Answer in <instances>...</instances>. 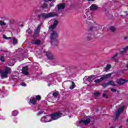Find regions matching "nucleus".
<instances>
[{"mask_svg":"<svg viewBox=\"0 0 128 128\" xmlns=\"http://www.w3.org/2000/svg\"><path fill=\"white\" fill-rule=\"evenodd\" d=\"M58 24V21L56 20H54L52 25L49 26L48 28L52 32L50 34V42L51 44H54V46H58V32L54 30V29L56 28Z\"/></svg>","mask_w":128,"mask_h":128,"instance_id":"1","label":"nucleus"},{"mask_svg":"<svg viewBox=\"0 0 128 128\" xmlns=\"http://www.w3.org/2000/svg\"><path fill=\"white\" fill-rule=\"evenodd\" d=\"M54 16H58V14L54 12H50L48 14L42 13L38 16V18H44L46 20V18H54Z\"/></svg>","mask_w":128,"mask_h":128,"instance_id":"2","label":"nucleus"},{"mask_svg":"<svg viewBox=\"0 0 128 128\" xmlns=\"http://www.w3.org/2000/svg\"><path fill=\"white\" fill-rule=\"evenodd\" d=\"M42 2L40 1L39 2L38 6L37 7H36L34 9V12L36 14L38 12H42V10H44L46 8H48V4L44 2L42 5Z\"/></svg>","mask_w":128,"mask_h":128,"instance_id":"3","label":"nucleus"},{"mask_svg":"<svg viewBox=\"0 0 128 128\" xmlns=\"http://www.w3.org/2000/svg\"><path fill=\"white\" fill-rule=\"evenodd\" d=\"M10 72V68L6 67L4 70H2L0 76L2 78H8V74Z\"/></svg>","mask_w":128,"mask_h":128,"instance_id":"4","label":"nucleus"},{"mask_svg":"<svg viewBox=\"0 0 128 128\" xmlns=\"http://www.w3.org/2000/svg\"><path fill=\"white\" fill-rule=\"evenodd\" d=\"M62 114L60 112H56L54 114H52L50 116L53 120H58L60 118H62Z\"/></svg>","mask_w":128,"mask_h":128,"instance_id":"5","label":"nucleus"},{"mask_svg":"<svg viewBox=\"0 0 128 128\" xmlns=\"http://www.w3.org/2000/svg\"><path fill=\"white\" fill-rule=\"evenodd\" d=\"M124 106H122L120 108H119L117 112H116V118L115 120H118V118H120V114L124 112Z\"/></svg>","mask_w":128,"mask_h":128,"instance_id":"6","label":"nucleus"},{"mask_svg":"<svg viewBox=\"0 0 128 128\" xmlns=\"http://www.w3.org/2000/svg\"><path fill=\"white\" fill-rule=\"evenodd\" d=\"M41 122H52V120H50V116H43L41 120Z\"/></svg>","mask_w":128,"mask_h":128,"instance_id":"7","label":"nucleus"},{"mask_svg":"<svg viewBox=\"0 0 128 128\" xmlns=\"http://www.w3.org/2000/svg\"><path fill=\"white\" fill-rule=\"evenodd\" d=\"M31 44L36 46H40L42 44V41L39 39L34 40H32Z\"/></svg>","mask_w":128,"mask_h":128,"instance_id":"8","label":"nucleus"},{"mask_svg":"<svg viewBox=\"0 0 128 128\" xmlns=\"http://www.w3.org/2000/svg\"><path fill=\"white\" fill-rule=\"evenodd\" d=\"M112 76V73L108 74H104L103 76H101L100 79L101 80V82L104 80H106L108 78H110Z\"/></svg>","mask_w":128,"mask_h":128,"instance_id":"9","label":"nucleus"},{"mask_svg":"<svg viewBox=\"0 0 128 128\" xmlns=\"http://www.w3.org/2000/svg\"><path fill=\"white\" fill-rule=\"evenodd\" d=\"M86 38L88 40H94L96 38L94 37V35L90 33L86 34Z\"/></svg>","mask_w":128,"mask_h":128,"instance_id":"10","label":"nucleus"},{"mask_svg":"<svg viewBox=\"0 0 128 128\" xmlns=\"http://www.w3.org/2000/svg\"><path fill=\"white\" fill-rule=\"evenodd\" d=\"M96 76L91 75L88 76V78H86V80L88 82H92V81L96 80Z\"/></svg>","mask_w":128,"mask_h":128,"instance_id":"11","label":"nucleus"},{"mask_svg":"<svg viewBox=\"0 0 128 128\" xmlns=\"http://www.w3.org/2000/svg\"><path fill=\"white\" fill-rule=\"evenodd\" d=\"M46 56L48 58V60H54V56L50 52L46 53Z\"/></svg>","mask_w":128,"mask_h":128,"instance_id":"12","label":"nucleus"},{"mask_svg":"<svg viewBox=\"0 0 128 128\" xmlns=\"http://www.w3.org/2000/svg\"><path fill=\"white\" fill-rule=\"evenodd\" d=\"M128 80H124V79H118L116 81V83L118 84H125V82H128Z\"/></svg>","mask_w":128,"mask_h":128,"instance_id":"13","label":"nucleus"},{"mask_svg":"<svg viewBox=\"0 0 128 128\" xmlns=\"http://www.w3.org/2000/svg\"><path fill=\"white\" fill-rule=\"evenodd\" d=\"M90 118H88L85 120H82L79 121L80 124L84 123V124H85L86 126V124H90Z\"/></svg>","mask_w":128,"mask_h":128,"instance_id":"14","label":"nucleus"},{"mask_svg":"<svg viewBox=\"0 0 128 128\" xmlns=\"http://www.w3.org/2000/svg\"><path fill=\"white\" fill-rule=\"evenodd\" d=\"M28 66L23 67L22 70V74L26 75L28 74Z\"/></svg>","mask_w":128,"mask_h":128,"instance_id":"15","label":"nucleus"},{"mask_svg":"<svg viewBox=\"0 0 128 128\" xmlns=\"http://www.w3.org/2000/svg\"><path fill=\"white\" fill-rule=\"evenodd\" d=\"M58 10H64L66 8V4L64 3H61L58 5Z\"/></svg>","mask_w":128,"mask_h":128,"instance_id":"16","label":"nucleus"},{"mask_svg":"<svg viewBox=\"0 0 128 128\" xmlns=\"http://www.w3.org/2000/svg\"><path fill=\"white\" fill-rule=\"evenodd\" d=\"M118 53H116L114 55L111 57V60H114V62H118V60L116 59V56H118Z\"/></svg>","mask_w":128,"mask_h":128,"instance_id":"17","label":"nucleus"},{"mask_svg":"<svg viewBox=\"0 0 128 128\" xmlns=\"http://www.w3.org/2000/svg\"><path fill=\"white\" fill-rule=\"evenodd\" d=\"M30 104L34 105L36 104V99L34 98H30Z\"/></svg>","mask_w":128,"mask_h":128,"instance_id":"18","label":"nucleus"},{"mask_svg":"<svg viewBox=\"0 0 128 128\" xmlns=\"http://www.w3.org/2000/svg\"><path fill=\"white\" fill-rule=\"evenodd\" d=\"M40 26H42V23L38 26L36 29L34 31L35 34H38L40 30Z\"/></svg>","mask_w":128,"mask_h":128,"instance_id":"19","label":"nucleus"},{"mask_svg":"<svg viewBox=\"0 0 128 128\" xmlns=\"http://www.w3.org/2000/svg\"><path fill=\"white\" fill-rule=\"evenodd\" d=\"M90 10H98V6H96V4H92L90 8Z\"/></svg>","mask_w":128,"mask_h":128,"instance_id":"20","label":"nucleus"},{"mask_svg":"<svg viewBox=\"0 0 128 128\" xmlns=\"http://www.w3.org/2000/svg\"><path fill=\"white\" fill-rule=\"evenodd\" d=\"M72 82V85L70 87V90H74L76 88V84L74 82L70 81Z\"/></svg>","mask_w":128,"mask_h":128,"instance_id":"21","label":"nucleus"},{"mask_svg":"<svg viewBox=\"0 0 128 128\" xmlns=\"http://www.w3.org/2000/svg\"><path fill=\"white\" fill-rule=\"evenodd\" d=\"M18 110H15L12 112V115L13 116H18Z\"/></svg>","mask_w":128,"mask_h":128,"instance_id":"22","label":"nucleus"},{"mask_svg":"<svg viewBox=\"0 0 128 128\" xmlns=\"http://www.w3.org/2000/svg\"><path fill=\"white\" fill-rule=\"evenodd\" d=\"M110 30L112 32H116V28L114 27V26H110Z\"/></svg>","mask_w":128,"mask_h":128,"instance_id":"23","label":"nucleus"},{"mask_svg":"<svg viewBox=\"0 0 128 128\" xmlns=\"http://www.w3.org/2000/svg\"><path fill=\"white\" fill-rule=\"evenodd\" d=\"M108 84L110 86H116V84H114V81H109L108 82Z\"/></svg>","mask_w":128,"mask_h":128,"instance_id":"24","label":"nucleus"},{"mask_svg":"<svg viewBox=\"0 0 128 128\" xmlns=\"http://www.w3.org/2000/svg\"><path fill=\"white\" fill-rule=\"evenodd\" d=\"M13 44H18V39L15 38H12Z\"/></svg>","mask_w":128,"mask_h":128,"instance_id":"25","label":"nucleus"},{"mask_svg":"<svg viewBox=\"0 0 128 128\" xmlns=\"http://www.w3.org/2000/svg\"><path fill=\"white\" fill-rule=\"evenodd\" d=\"M36 100H42V96H40V95H38L36 96Z\"/></svg>","mask_w":128,"mask_h":128,"instance_id":"26","label":"nucleus"},{"mask_svg":"<svg viewBox=\"0 0 128 128\" xmlns=\"http://www.w3.org/2000/svg\"><path fill=\"white\" fill-rule=\"evenodd\" d=\"M0 60L2 62H6V60L4 59V56H1L0 57Z\"/></svg>","mask_w":128,"mask_h":128,"instance_id":"27","label":"nucleus"},{"mask_svg":"<svg viewBox=\"0 0 128 128\" xmlns=\"http://www.w3.org/2000/svg\"><path fill=\"white\" fill-rule=\"evenodd\" d=\"M110 66H111L110 64L107 65L106 68L105 70L106 72H108V70H110Z\"/></svg>","mask_w":128,"mask_h":128,"instance_id":"28","label":"nucleus"},{"mask_svg":"<svg viewBox=\"0 0 128 128\" xmlns=\"http://www.w3.org/2000/svg\"><path fill=\"white\" fill-rule=\"evenodd\" d=\"M94 96L97 98V96H100V94L98 92H94Z\"/></svg>","mask_w":128,"mask_h":128,"instance_id":"29","label":"nucleus"},{"mask_svg":"<svg viewBox=\"0 0 128 128\" xmlns=\"http://www.w3.org/2000/svg\"><path fill=\"white\" fill-rule=\"evenodd\" d=\"M26 32H28V34H32V30H30V28L26 30Z\"/></svg>","mask_w":128,"mask_h":128,"instance_id":"30","label":"nucleus"},{"mask_svg":"<svg viewBox=\"0 0 128 128\" xmlns=\"http://www.w3.org/2000/svg\"><path fill=\"white\" fill-rule=\"evenodd\" d=\"M95 82L96 84H100V82H102V80H100V79H97L95 80Z\"/></svg>","mask_w":128,"mask_h":128,"instance_id":"31","label":"nucleus"},{"mask_svg":"<svg viewBox=\"0 0 128 128\" xmlns=\"http://www.w3.org/2000/svg\"><path fill=\"white\" fill-rule=\"evenodd\" d=\"M58 94V92H54L52 94V96L54 98H57Z\"/></svg>","mask_w":128,"mask_h":128,"instance_id":"32","label":"nucleus"},{"mask_svg":"<svg viewBox=\"0 0 128 128\" xmlns=\"http://www.w3.org/2000/svg\"><path fill=\"white\" fill-rule=\"evenodd\" d=\"M6 23L2 20H0V26H6Z\"/></svg>","mask_w":128,"mask_h":128,"instance_id":"33","label":"nucleus"},{"mask_svg":"<svg viewBox=\"0 0 128 128\" xmlns=\"http://www.w3.org/2000/svg\"><path fill=\"white\" fill-rule=\"evenodd\" d=\"M102 86H104V88H106L108 86V82L107 83H104L102 84Z\"/></svg>","mask_w":128,"mask_h":128,"instance_id":"34","label":"nucleus"},{"mask_svg":"<svg viewBox=\"0 0 128 128\" xmlns=\"http://www.w3.org/2000/svg\"><path fill=\"white\" fill-rule=\"evenodd\" d=\"M128 50V46H126V48H123V52H126Z\"/></svg>","mask_w":128,"mask_h":128,"instance_id":"35","label":"nucleus"},{"mask_svg":"<svg viewBox=\"0 0 128 128\" xmlns=\"http://www.w3.org/2000/svg\"><path fill=\"white\" fill-rule=\"evenodd\" d=\"M38 34H37L36 33H34L33 35V38H36V37L38 36Z\"/></svg>","mask_w":128,"mask_h":128,"instance_id":"36","label":"nucleus"},{"mask_svg":"<svg viewBox=\"0 0 128 128\" xmlns=\"http://www.w3.org/2000/svg\"><path fill=\"white\" fill-rule=\"evenodd\" d=\"M21 86H26V84L24 82H22L21 84Z\"/></svg>","mask_w":128,"mask_h":128,"instance_id":"37","label":"nucleus"},{"mask_svg":"<svg viewBox=\"0 0 128 128\" xmlns=\"http://www.w3.org/2000/svg\"><path fill=\"white\" fill-rule=\"evenodd\" d=\"M111 92H116V90L114 88H112Z\"/></svg>","mask_w":128,"mask_h":128,"instance_id":"38","label":"nucleus"},{"mask_svg":"<svg viewBox=\"0 0 128 128\" xmlns=\"http://www.w3.org/2000/svg\"><path fill=\"white\" fill-rule=\"evenodd\" d=\"M38 114H44V111H40Z\"/></svg>","mask_w":128,"mask_h":128,"instance_id":"39","label":"nucleus"},{"mask_svg":"<svg viewBox=\"0 0 128 128\" xmlns=\"http://www.w3.org/2000/svg\"><path fill=\"white\" fill-rule=\"evenodd\" d=\"M52 0H44V2H52Z\"/></svg>","mask_w":128,"mask_h":128,"instance_id":"40","label":"nucleus"},{"mask_svg":"<svg viewBox=\"0 0 128 128\" xmlns=\"http://www.w3.org/2000/svg\"><path fill=\"white\" fill-rule=\"evenodd\" d=\"M49 6L50 8H52V6H54V4H50Z\"/></svg>","mask_w":128,"mask_h":128,"instance_id":"41","label":"nucleus"},{"mask_svg":"<svg viewBox=\"0 0 128 128\" xmlns=\"http://www.w3.org/2000/svg\"><path fill=\"white\" fill-rule=\"evenodd\" d=\"M3 38H6H6H8V37H6V35H4Z\"/></svg>","mask_w":128,"mask_h":128,"instance_id":"42","label":"nucleus"},{"mask_svg":"<svg viewBox=\"0 0 128 128\" xmlns=\"http://www.w3.org/2000/svg\"><path fill=\"white\" fill-rule=\"evenodd\" d=\"M103 96H104V98H106V94H104Z\"/></svg>","mask_w":128,"mask_h":128,"instance_id":"43","label":"nucleus"},{"mask_svg":"<svg viewBox=\"0 0 128 128\" xmlns=\"http://www.w3.org/2000/svg\"><path fill=\"white\" fill-rule=\"evenodd\" d=\"M88 2H94V0H88Z\"/></svg>","mask_w":128,"mask_h":128,"instance_id":"44","label":"nucleus"},{"mask_svg":"<svg viewBox=\"0 0 128 128\" xmlns=\"http://www.w3.org/2000/svg\"><path fill=\"white\" fill-rule=\"evenodd\" d=\"M93 28H94V27H92H92H90V30H92Z\"/></svg>","mask_w":128,"mask_h":128,"instance_id":"45","label":"nucleus"},{"mask_svg":"<svg viewBox=\"0 0 128 128\" xmlns=\"http://www.w3.org/2000/svg\"><path fill=\"white\" fill-rule=\"evenodd\" d=\"M6 38V40H10L12 38L9 37V38Z\"/></svg>","mask_w":128,"mask_h":128,"instance_id":"46","label":"nucleus"},{"mask_svg":"<svg viewBox=\"0 0 128 128\" xmlns=\"http://www.w3.org/2000/svg\"><path fill=\"white\" fill-rule=\"evenodd\" d=\"M124 40H128V37H125L124 38Z\"/></svg>","mask_w":128,"mask_h":128,"instance_id":"47","label":"nucleus"},{"mask_svg":"<svg viewBox=\"0 0 128 128\" xmlns=\"http://www.w3.org/2000/svg\"><path fill=\"white\" fill-rule=\"evenodd\" d=\"M126 67L128 68V64H126Z\"/></svg>","mask_w":128,"mask_h":128,"instance_id":"48","label":"nucleus"},{"mask_svg":"<svg viewBox=\"0 0 128 128\" xmlns=\"http://www.w3.org/2000/svg\"><path fill=\"white\" fill-rule=\"evenodd\" d=\"M120 128H122V126H120Z\"/></svg>","mask_w":128,"mask_h":128,"instance_id":"49","label":"nucleus"}]
</instances>
